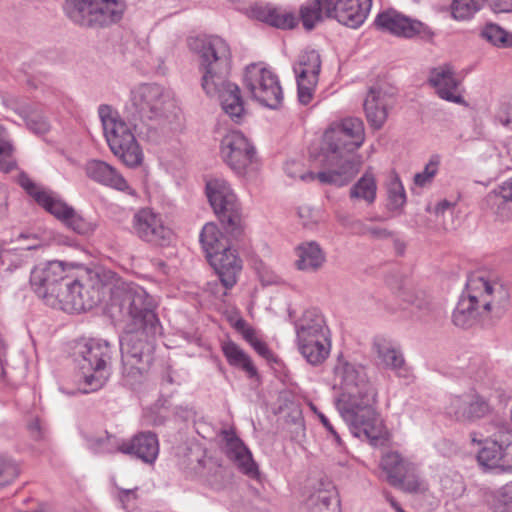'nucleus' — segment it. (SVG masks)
<instances>
[{"mask_svg": "<svg viewBox=\"0 0 512 512\" xmlns=\"http://www.w3.org/2000/svg\"><path fill=\"white\" fill-rule=\"evenodd\" d=\"M221 156L230 160H252L256 155L254 146L239 132L227 134L221 141Z\"/></svg>", "mask_w": 512, "mask_h": 512, "instance_id": "27", "label": "nucleus"}, {"mask_svg": "<svg viewBox=\"0 0 512 512\" xmlns=\"http://www.w3.org/2000/svg\"><path fill=\"white\" fill-rule=\"evenodd\" d=\"M245 88L251 97L261 105L271 109L278 108L283 100V92L278 77L270 70L251 64L244 74Z\"/></svg>", "mask_w": 512, "mask_h": 512, "instance_id": "10", "label": "nucleus"}, {"mask_svg": "<svg viewBox=\"0 0 512 512\" xmlns=\"http://www.w3.org/2000/svg\"><path fill=\"white\" fill-rule=\"evenodd\" d=\"M350 142L349 138H344L343 140L339 141V144H337V149H328L327 145L324 144L323 150L326 153V157L331 158L332 160L336 159H345L349 157L352 153H354L356 150H348L344 147L343 144Z\"/></svg>", "mask_w": 512, "mask_h": 512, "instance_id": "57", "label": "nucleus"}, {"mask_svg": "<svg viewBox=\"0 0 512 512\" xmlns=\"http://www.w3.org/2000/svg\"><path fill=\"white\" fill-rule=\"evenodd\" d=\"M437 163L438 162H428L422 172L414 175V184L421 188L430 185L438 171Z\"/></svg>", "mask_w": 512, "mask_h": 512, "instance_id": "54", "label": "nucleus"}, {"mask_svg": "<svg viewBox=\"0 0 512 512\" xmlns=\"http://www.w3.org/2000/svg\"><path fill=\"white\" fill-rule=\"evenodd\" d=\"M101 164L103 165H98V181L119 191H127L128 194L134 195V191L130 189L127 181L115 169L106 162H101Z\"/></svg>", "mask_w": 512, "mask_h": 512, "instance_id": "43", "label": "nucleus"}, {"mask_svg": "<svg viewBox=\"0 0 512 512\" xmlns=\"http://www.w3.org/2000/svg\"><path fill=\"white\" fill-rule=\"evenodd\" d=\"M359 168L355 162H333V164L318 173L315 179L323 184L342 187L347 185L358 173Z\"/></svg>", "mask_w": 512, "mask_h": 512, "instance_id": "32", "label": "nucleus"}, {"mask_svg": "<svg viewBox=\"0 0 512 512\" xmlns=\"http://www.w3.org/2000/svg\"><path fill=\"white\" fill-rule=\"evenodd\" d=\"M296 339L305 341L308 337L330 334L322 312L315 307L305 309L300 317L294 321Z\"/></svg>", "mask_w": 512, "mask_h": 512, "instance_id": "25", "label": "nucleus"}, {"mask_svg": "<svg viewBox=\"0 0 512 512\" xmlns=\"http://www.w3.org/2000/svg\"><path fill=\"white\" fill-rule=\"evenodd\" d=\"M92 271L87 270L86 275L81 278H71L56 309L67 313H81L92 310L95 305L96 282L93 280Z\"/></svg>", "mask_w": 512, "mask_h": 512, "instance_id": "12", "label": "nucleus"}, {"mask_svg": "<svg viewBox=\"0 0 512 512\" xmlns=\"http://www.w3.org/2000/svg\"><path fill=\"white\" fill-rule=\"evenodd\" d=\"M125 0H98V26H109L123 17Z\"/></svg>", "mask_w": 512, "mask_h": 512, "instance_id": "40", "label": "nucleus"}, {"mask_svg": "<svg viewBox=\"0 0 512 512\" xmlns=\"http://www.w3.org/2000/svg\"><path fill=\"white\" fill-rule=\"evenodd\" d=\"M110 371L108 368V361L104 355L98 358V389L109 379Z\"/></svg>", "mask_w": 512, "mask_h": 512, "instance_id": "60", "label": "nucleus"}, {"mask_svg": "<svg viewBox=\"0 0 512 512\" xmlns=\"http://www.w3.org/2000/svg\"><path fill=\"white\" fill-rule=\"evenodd\" d=\"M428 81L441 99L467 106L459 91L460 80L457 79L455 70L450 64H443L431 69Z\"/></svg>", "mask_w": 512, "mask_h": 512, "instance_id": "19", "label": "nucleus"}, {"mask_svg": "<svg viewBox=\"0 0 512 512\" xmlns=\"http://www.w3.org/2000/svg\"><path fill=\"white\" fill-rule=\"evenodd\" d=\"M95 346L94 339H82L76 343L74 348V356L77 363L75 379L78 390L83 394L95 391L92 387L96 374Z\"/></svg>", "mask_w": 512, "mask_h": 512, "instance_id": "15", "label": "nucleus"}, {"mask_svg": "<svg viewBox=\"0 0 512 512\" xmlns=\"http://www.w3.org/2000/svg\"><path fill=\"white\" fill-rule=\"evenodd\" d=\"M400 298L408 304L414 306L422 313H429L433 309L431 298L421 290H403L400 292Z\"/></svg>", "mask_w": 512, "mask_h": 512, "instance_id": "47", "label": "nucleus"}, {"mask_svg": "<svg viewBox=\"0 0 512 512\" xmlns=\"http://www.w3.org/2000/svg\"><path fill=\"white\" fill-rule=\"evenodd\" d=\"M332 7L333 19L352 29L359 28L367 19L372 0H325Z\"/></svg>", "mask_w": 512, "mask_h": 512, "instance_id": "20", "label": "nucleus"}, {"mask_svg": "<svg viewBox=\"0 0 512 512\" xmlns=\"http://www.w3.org/2000/svg\"><path fill=\"white\" fill-rule=\"evenodd\" d=\"M384 479L394 488L405 493H418L426 490L417 466L396 451L384 454L380 460Z\"/></svg>", "mask_w": 512, "mask_h": 512, "instance_id": "9", "label": "nucleus"}, {"mask_svg": "<svg viewBox=\"0 0 512 512\" xmlns=\"http://www.w3.org/2000/svg\"><path fill=\"white\" fill-rule=\"evenodd\" d=\"M311 501L310 512H339L338 499L327 491H320Z\"/></svg>", "mask_w": 512, "mask_h": 512, "instance_id": "49", "label": "nucleus"}, {"mask_svg": "<svg viewBox=\"0 0 512 512\" xmlns=\"http://www.w3.org/2000/svg\"><path fill=\"white\" fill-rule=\"evenodd\" d=\"M17 241L20 243L17 249L23 251L36 250L42 246V241L37 234L32 232H23L17 236Z\"/></svg>", "mask_w": 512, "mask_h": 512, "instance_id": "55", "label": "nucleus"}, {"mask_svg": "<svg viewBox=\"0 0 512 512\" xmlns=\"http://www.w3.org/2000/svg\"><path fill=\"white\" fill-rule=\"evenodd\" d=\"M387 204L389 211L401 212L406 204L407 197L404 186L396 173H391L386 182Z\"/></svg>", "mask_w": 512, "mask_h": 512, "instance_id": "41", "label": "nucleus"}, {"mask_svg": "<svg viewBox=\"0 0 512 512\" xmlns=\"http://www.w3.org/2000/svg\"><path fill=\"white\" fill-rule=\"evenodd\" d=\"M298 216L302 219V223L305 226L316 221L315 211L308 205L298 207Z\"/></svg>", "mask_w": 512, "mask_h": 512, "instance_id": "62", "label": "nucleus"}, {"mask_svg": "<svg viewBox=\"0 0 512 512\" xmlns=\"http://www.w3.org/2000/svg\"><path fill=\"white\" fill-rule=\"evenodd\" d=\"M251 346L254 348V350L262 357L266 358V359H269L271 356H272V353L270 351V349L268 348V346L266 345V343H264L263 341H261L260 339L257 338V340H255Z\"/></svg>", "mask_w": 512, "mask_h": 512, "instance_id": "64", "label": "nucleus"}, {"mask_svg": "<svg viewBox=\"0 0 512 512\" xmlns=\"http://www.w3.org/2000/svg\"><path fill=\"white\" fill-rule=\"evenodd\" d=\"M494 500L497 512H512V482L498 489Z\"/></svg>", "mask_w": 512, "mask_h": 512, "instance_id": "50", "label": "nucleus"}, {"mask_svg": "<svg viewBox=\"0 0 512 512\" xmlns=\"http://www.w3.org/2000/svg\"><path fill=\"white\" fill-rule=\"evenodd\" d=\"M107 274L110 282L103 283L102 289L109 292L110 298L104 313L113 320L131 317L136 324L155 330L158 317L154 312L152 298L139 286L118 281L113 284L116 275L110 271L104 272V275Z\"/></svg>", "mask_w": 512, "mask_h": 512, "instance_id": "3", "label": "nucleus"}, {"mask_svg": "<svg viewBox=\"0 0 512 512\" xmlns=\"http://www.w3.org/2000/svg\"><path fill=\"white\" fill-rule=\"evenodd\" d=\"M391 107V96L380 89L371 88L364 100V111L370 127L381 129L387 121Z\"/></svg>", "mask_w": 512, "mask_h": 512, "instance_id": "23", "label": "nucleus"}, {"mask_svg": "<svg viewBox=\"0 0 512 512\" xmlns=\"http://www.w3.org/2000/svg\"><path fill=\"white\" fill-rule=\"evenodd\" d=\"M230 169L240 178L252 180L259 172L258 162H227Z\"/></svg>", "mask_w": 512, "mask_h": 512, "instance_id": "51", "label": "nucleus"}, {"mask_svg": "<svg viewBox=\"0 0 512 512\" xmlns=\"http://www.w3.org/2000/svg\"><path fill=\"white\" fill-rule=\"evenodd\" d=\"M21 186L24 190L46 211L58 198L53 193L40 189L32 180L24 177L20 180Z\"/></svg>", "mask_w": 512, "mask_h": 512, "instance_id": "44", "label": "nucleus"}, {"mask_svg": "<svg viewBox=\"0 0 512 512\" xmlns=\"http://www.w3.org/2000/svg\"><path fill=\"white\" fill-rule=\"evenodd\" d=\"M188 45L198 55L203 90L217 97L223 111L238 123L245 110L239 87L228 80L232 63L229 45L215 35L191 38Z\"/></svg>", "mask_w": 512, "mask_h": 512, "instance_id": "2", "label": "nucleus"}, {"mask_svg": "<svg viewBox=\"0 0 512 512\" xmlns=\"http://www.w3.org/2000/svg\"><path fill=\"white\" fill-rule=\"evenodd\" d=\"M485 0H454L451 5L453 18L468 20L472 18L484 5Z\"/></svg>", "mask_w": 512, "mask_h": 512, "instance_id": "45", "label": "nucleus"}, {"mask_svg": "<svg viewBox=\"0 0 512 512\" xmlns=\"http://www.w3.org/2000/svg\"><path fill=\"white\" fill-rule=\"evenodd\" d=\"M133 228L142 240L154 245H167L172 237V231L163 225L160 216L148 208L134 215Z\"/></svg>", "mask_w": 512, "mask_h": 512, "instance_id": "18", "label": "nucleus"}, {"mask_svg": "<svg viewBox=\"0 0 512 512\" xmlns=\"http://www.w3.org/2000/svg\"><path fill=\"white\" fill-rule=\"evenodd\" d=\"M285 173L292 179H301L303 181L314 180L316 174L313 172L305 171L302 162H285Z\"/></svg>", "mask_w": 512, "mask_h": 512, "instance_id": "53", "label": "nucleus"}, {"mask_svg": "<svg viewBox=\"0 0 512 512\" xmlns=\"http://www.w3.org/2000/svg\"><path fill=\"white\" fill-rule=\"evenodd\" d=\"M222 435L225 440L224 450L227 457L235 463L241 472L250 478H258L257 465L243 441L232 430H224Z\"/></svg>", "mask_w": 512, "mask_h": 512, "instance_id": "22", "label": "nucleus"}, {"mask_svg": "<svg viewBox=\"0 0 512 512\" xmlns=\"http://www.w3.org/2000/svg\"><path fill=\"white\" fill-rule=\"evenodd\" d=\"M372 349L383 368L394 371L398 376L402 375L405 371V359L400 348L392 340L384 336H376L373 339Z\"/></svg>", "mask_w": 512, "mask_h": 512, "instance_id": "24", "label": "nucleus"}, {"mask_svg": "<svg viewBox=\"0 0 512 512\" xmlns=\"http://www.w3.org/2000/svg\"><path fill=\"white\" fill-rule=\"evenodd\" d=\"M19 463L6 454H0V489L12 484L20 475Z\"/></svg>", "mask_w": 512, "mask_h": 512, "instance_id": "46", "label": "nucleus"}, {"mask_svg": "<svg viewBox=\"0 0 512 512\" xmlns=\"http://www.w3.org/2000/svg\"><path fill=\"white\" fill-rule=\"evenodd\" d=\"M170 105L169 93L155 83L139 84L130 92L129 108L132 115L140 119H159Z\"/></svg>", "mask_w": 512, "mask_h": 512, "instance_id": "11", "label": "nucleus"}, {"mask_svg": "<svg viewBox=\"0 0 512 512\" xmlns=\"http://www.w3.org/2000/svg\"><path fill=\"white\" fill-rule=\"evenodd\" d=\"M208 262L225 289H231L237 283L242 270V260L236 250L229 247L222 252L214 253L210 255Z\"/></svg>", "mask_w": 512, "mask_h": 512, "instance_id": "21", "label": "nucleus"}, {"mask_svg": "<svg viewBox=\"0 0 512 512\" xmlns=\"http://www.w3.org/2000/svg\"><path fill=\"white\" fill-rule=\"evenodd\" d=\"M376 29L396 37L412 38L416 35L431 38L433 32L422 22L413 20L395 9L384 10L374 20Z\"/></svg>", "mask_w": 512, "mask_h": 512, "instance_id": "13", "label": "nucleus"}, {"mask_svg": "<svg viewBox=\"0 0 512 512\" xmlns=\"http://www.w3.org/2000/svg\"><path fill=\"white\" fill-rule=\"evenodd\" d=\"M377 195V184L374 176L365 173L351 188L349 196L351 199L364 200L368 205L375 202Z\"/></svg>", "mask_w": 512, "mask_h": 512, "instance_id": "42", "label": "nucleus"}, {"mask_svg": "<svg viewBox=\"0 0 512 512\" xmlns=\"http://www.w3.org/2000/svg\"><path fill=\"white\" fill-rule=\"evenodd\" d=\"M496 284L484 276H469L465 290L453 312V323L461 328L472 326L478 319L491 311Z\"/></svg>", "mask_w": 512, "mask_h": 512, "instance_id": "4", "label": "nucleus"}, {"mask_svg": "<svg viewBox=\"0 0 512 512\" xmlns=\"http://www.w3.org/2000/svg\"><path fill=\"white\" fill-rule=\"evenodd\" d=\"M330 334H322V337L312 336L303 341L296 339L301 355L312 365H319L326 360L330 353Z\"/></svg>", "mask_w": 512, "mask_h": 512, "instance_id": "31", "label": "nucleus"}, {"mask_svg": "<svg viewBox=\"0 0 512 512\" xmlns=\"http://www.w3.org/2000/svg\"><path fill=\"white\" fill-rule=\"evenodd\" d=\"M495 13H512V0H485Z\"/></svg>", "mask_w": 512, "mask_h": 512, "instance_id": "59", "label": "nucleus"}, {"mask_svg": "<svg viewBox=\"0 0 512 512\" xmlns=\"http://www.w3.org/2000/svg\"><path fill=\"white\" fill-rule=\"evenodd\" d=\"M293 70L296 78L311 79L312 82L318 81L321 70V58L315 50L307 51L299 56L298 62L294 65Z\"/></svg>", "mask_w": 512, "mask_h": 512, "instance_id": "39", "label": "nucleus"}, {"mask_svg": "<svg viewBox=\"0 0 512 512\" xmlns=\"http://www.w3.org/2000/svg\"><path fill=\"white\" fill-rule=\"evenodd\" d=\"M47 212L61 220L77 234L84 235L90 231V224L82 216L77 214L73 207L67 205L60 198L55 200Z\"/></svg>", "mask_w": 512, "mask_h": 512, "instance_id": "33", "label": "nucleus"}, {"mask_svg": "<svg viewBox=\"0 0 512 512\" xmlns=\"http://www.w3.org/2000/svg\"><path fill=\"white\" fill-rule=\"evenodd\" d=\"M349 138L344 147L348 150H357L365 140L364 123L360 118L348 117L334 123L324 134V144L328 149H337L339 141Z\"/></svg>", "mask_w": 512, "mask_h": 512, "instance_id": "16", "label": "nucleus"}, {"mask_svg": "<svg viewBox=\"0 0 512 512\" xmlns=\"http://www.w3.org/2000/svg\"><path fill=\"white\" fill-rule=\"evenodd\" d=\"M318 81L312 82L311 79L297 78L298 99L301 104L307 105L313 97V93Z\"/></svg>", "mask_w": 512, "mask_h": 512, "instance_id": "52", "label": "nucleus"}, {"mask_svg": "<svg viewBox=\"0 0 512 512\" xmlns=\"http://www.w3.org/2000/svg\"><path fill=\"white\" fill-rule=\"evenodd\" d=\"M445 409L449 416L458 421H475L491 411L486 399L474 391L451 396Z\"/></svg>", "mask_w": 512, "mask_h": 512, "instance_id": "14", "label": "nucleus"}, {"mask_svg": "<svg viewBox=\"0 0 512 512\" xmlns=\"http://www.w3.org/2000/svg\"><path fill=\"white\" fill-rule=\"evenodd\" d=\"M64 12L74 24L92 28L96 22V0H65Z\"/></svg>", "mask_w": 512, "mask_h": 512, "instance_id": "30", "label": "nucleus"}, {"mask_svg": "<svg viewBox=\"0 0 512 512\" xmlns=\"http://www.w3.org/2000/svg\"><path fill=\"white\" fill-rule=\"evenodd\" d=\"M298 259L295 265L304 272H316L322 268L326 255L320 245L315 241L304 242L295 249Z\"/></svg>", "mask_w": 512, "mask_h": 512, "instance_id": "29", "label": "nucleus"}, {"mask_svg": "<svg viewBox=\"0 0 512 512\" xmlns=\"http://www.w3.org/2000/svg\"><path fill=\"white\" fill-rule=\"evenodd\" d=\"M29 432L33 439L35 440H42L45 437V431L44 428L41 425V422L38 418L33 419L28 424Z\"/></svg>", "mask_w": 512, "mask_h": 512, "instance_id": "63", "label": "nucleus"}, {"mask_svg": "<svg viewBox=\"0 0 512 512\" xmlns=\"http://www.w3.org/2000/svg\"><path fill=\"white\" fill-rule=\"evenodd\" d=\"M486 201L501 221L512 219V177L488 193Z\"/></svg>", "mask_w": 512, "mask_h": 512, "instance_id": "28", "label": "nucleus"}, {"mask_svg": "<svg viewBox=\"0 0 512 512\" xmlns=\"http://www.w3.org/2000/svg\"><path fill=\"white\" fill-rule=\"evenodd\" d=\"M324 18H333L332 7L325 0H309L300 8V19L306 30H312Z\"/></svg>", "mask_w": 512, "mask_h": 512, "instance_id": "34", "label": "nucleus"}, {"mask_svg": "<svg viewBox=\"0 0 512 512\" xmlns=\"http://www.w3.org/2000/svg\"><path fill=\"white\" fill-rule=\"evenodd\" d=\"M124 317L123 319H125ZM130 319L137 331H130L122 337L120 341V349L122 355L123 374L127 377L137 379L147 369V365L151 360L150 345L146 339L143 338L144 332L146 334H156L160 328L158 321L157 328L152 330L136 324L131 317Z\"/></svg>", "mask_w": 512, "mask_h": 512, "instance_id": "8", "label": "nucleus"}, {"mask_svg": "<svg viewBox=\"0 0 512 512\" xmlns=\"http://www.w3.org/2000/svg\"><path fill=\"white\" fill-rule=\"evenodd\" d=\"M108 450L119 452L141 460L145 464H153L159 454L157 435L151 431L139 432L127 441H116Z\"/></svg>", "mask_w": 512, "mask_h": 512, "instance_id": "17", "label": "nucleus"}, {"mask_svg": "<svg viewBox=\"0 0 512 512\" xmlns=\"http://www.w3.org/2000/svg\"><path fill=\"white\" fill-rule=\"evenodd\" d=\"M222 351L230 365L241 368L250 378L257 375V369L251 358L236 343L233 341L224 342Z\"/></svg>", "mask_w": 512, "mask_h": 512, "instance_id": "38", "label": "nucleus"}, {"mask_svg": "<svg viewBox=\"0 0 512 512\" xmlns=\"http://www.w3.org/2000/svg\"><path fill=\"white\" fill-rule=\"evenodd\" d=\"M506 448H503L498 442L487 443L477 455L479 464L487 469L500 468L506 470L509 464L506 462Z\"/></svg>", "mask_w": 512, "mask_h": 512, "instance_id": "37", "label": "nucleus"}, {"mask_svg": "<svg viewBox=\"0 0 512 512\" xmlns=\"http://www.w3.org/2000/svg\"><path fill=\"white\" fill-rule=\"evenodd\" d=\"M71 278L66 273L63 262L49 261L36 266L31 271L30 285L46 305L57 308L67 286L72 283Z\"/></svg>", "mask_w": 512, "mask_h": 512, "instance_id": "6", "label": "nucleus"}, {"mask_svg": "<svg viewBox=\"0 0 512 512\" xmlns=\"http://www.w3.org/2000/svg\"><path fill=\"white\" fill-rule=\"evenodd\" d=\"M106 141L116 157L122 160H143V154L134 134L120 118L118 112L110 106L98 108Z\"/></svg>", "mask_w": 512, "mask_h": 512, "instance_id": "5", "label": "nucleus"}, {"mask_svg": "<svg viewBox=\"0 0 512 512\" xmlns=\"http://www.w3.org/2000/svg\"><path fill=\"white\" fill-rule=\"evenodd\" d=\"M200 243L206 253L207 260L210 255L222 252L230 247L229 240L223 235L215 223H206L200 233Z\"/></svg>", "mask_w": 512, "mask_h": 512, "instance_id": "35", "label": "nucleus"}, {"mask_svg": "<svg viewBox=\"0 0 512 512\" xmlns=\"http://www.w3.org/2000/svg\"><path fill=\"white\" fill-rule=\"evenodd\" d=\"M335 382L342 390L336 407L351 433L358 438L379 440L384 426L373 407L376 390L364 369L350 363L339 364L335 367Z\"/></svg>", "mask_w": 512, "mask_h": 512, "instance_id": "1", "label": "nucleus"}, {"mask_svg": "<svg viewBox=\"0 0 512 512\" xmlns=\"http://www.w3.org/2000/svg\"><path fill=\"white\" fill-rule=\"evenodd\" d=\"M206 194L225 231L237 239L242 233L241 207L228 183L210 180L206 184Z\"/></svg>", "mask_w": 512, "mask_h": 512, "instance_id": "7", "label": "nucleus"}, {"mask_svg": "<svg viewBox=\"0 0 512 512\" xmlns=\"http://www.w3.org/2000/svg\"><path fill=\"white\" fill-rule=\"evenodd\" d=\"M251 16L280 29H292L298 23V19L294 13L272 4L255 5L251 8Z\"/></svg>", "mask_w": 512, "mask_h": 512, "instance_id": "26", "label": "nucleus"}, {"mask_svg": "<svg viewBox=\"0 0 512 512\" xmlns=\"http://www.w3.org/2000/svg\"><path fill=\"white\" fill-rule=\"evenodd\" d=\"M483 38L498 47H512V35L497 24H487L481 32Z\"/></svg>", "mask_w": 512, "mask_h": 512, "instance_id": "48", "label": "nucleus"}, {"mask_svg": "<svg viewBox=\"0 0 512 512\" xmlns=\"http://www.w3.org/2000/svg\"><path fill=\"white\" fill-rule=\"evenodd\" d=\"M137 488H131V489H119L118 498L119 501L122 503V507L124 509H129L130 502L135 501L137 498L136 494Z\"/></svg>", "mask_w": 512, "mask_h": 512, "instance_id": "61", "label": "nucleus"}, {"mask_svg": "<svg viewBox=\"0 0 512 512\" xmlns=\"http://www.w3.org/2000/svg\"><path fill=\"white\" fill-rule=\"evenodd\" d=\"M496 119L503 125L508 126L512 121V102L504 101L500 104Z\"/></svg>", "mask_w": 512, "mask_h": 512, "instance_id": "58", "label": "nucleus"}, {"mask_svg": "<svg viewBox=\"0 0 512 512\" xmlns=\"http://www.w3.org/2000/svg\"><path fill=\"white\" fill-rule=\"evenodd\" d=\"M16 148L10 140L6 129L0 124V159L12 158L15 156Z\"/></svg>", "mask_w": 512, "mask_h": 512, "instance_id": "56", "label": "nucleus"}, {"mask_svg": "<svg viewBox=\"0 0 512 512\" xmlns=\"http://www.w3.org/2000/svg\"><path fill=\"white\" fill-rule=\"evenodd\" d=\"M15 112L24 120L26 127L36 135L49 132L51 125L42 110L32 105H22Z\"/></svg>", "mask_w": 512, "mask_h": 512, "instance_id": "36", "label": "nucleus"}]
</instances>
